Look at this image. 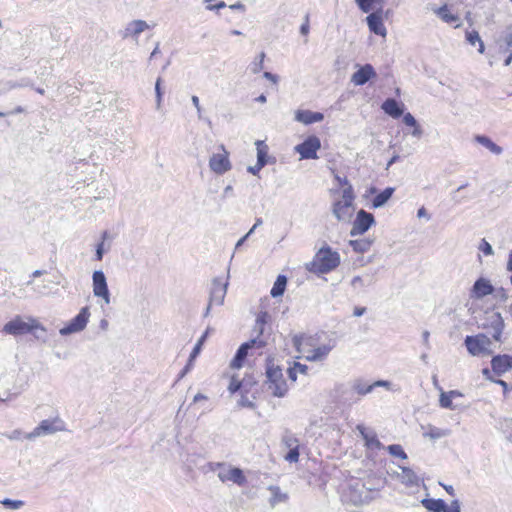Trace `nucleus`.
Segmentation results:
<instances>
[{
    "mask_svg": "<svg viewBox=\"0 0 512 512\" xmlns=\"http://www.w3.org/2000/svg\"><path fill=\"white\" fill-rule=\"evenodd\" d=\"M511 59H512V54L507 58V60L505 61V65H509L510 62H511Z\"/></svg>",
    "mask_w": 512,
    "mask_h": 512,
    "instance_id": "62",
    "label": "nucleus"
},
{
    "mask_svg": "<svg viewBox=\"0 0 512 512\" xmlns=\"http://www.w3.org/2000/svg\"><path fill=\"white\" fill-rule=\"evenodd\" d=\"M359 8L365 12L368 13L372 10L373 4L376 0H355Z\"/></svg>",
    "mask_w": 512,
    "mask_h": 512,
    "instance_id": "41",
    "label": "nucleus"
},
{
    "mask_svg": "<svg viewBox=\"0 0 512 512\" xmlns=\"http://www.w3.org/2000/svg\"><path fill=\"white\" fill-rule=\"evenodd\" d=\"M364 312H365V308H363V307L362 308L356 307L354 309L355 316H361V315H363Z\"/></svg>",
    "mask_w": 512,
    "mask_h": 512,
    "instance_id": "56",
    "label": "nucleus"
},
{
    "mask_svg": "<svg viewBox=\"0 0 512 512\" xmlns=\"http://www.w3.org/2000/svg\"><path fill=\"white\" fill-rule=\"evenodd\" d=\"M266 345L265 341L261 339H252L243 343L237 350L234 358L230 362V368L238 370L242 368L246 362L248 351L251 349H262Z\"/></svg>",
    "mask_w": 512,
    "mask_h": 512,
    "instance_id": "10",
    "label": "nucleus"
},
{
    "mask_svg": "<svg viewBox=\"0 0 512 512\" xmlns=\"http://www.w3.org/2000/svg\"><path fill=\"white\" fill-rule=\"evenodd\" d=\"M505 42H506V44H507V46L509 48H512V27L508 28V31H507V34H506V38H505Z\"/></svg>",
    "mask_w": 512,
    "mask_h": 512,
    "instance_id": "49",
    "label": "nucleus"
},
{
    "mask_svg": "<svg viewBox=\"0 0 512 512\" xmlns=\"http://www.w3.org/2000/svg\"><path fill=\"white\" fill-rule=\"evenodd\" d=\"M264 77L271 80L273 83H277V77L270 72H265Z\"/></svg>",
    "mask_w": 512,
    "mask_h": 512,
    "instance_id": "54",
    "label": "nucleus"
},
{
    "mask_svg": "<svg viewBox=\"0 0 512 512\" xmlns=\"http://www.w3.org/2000/svg\"><path fill=\"white\" fill-rule=\"evenodd\" d=\"M375 222L374 216L371 213L361 209L358 211L356 218L353 222L351 235L364 234Z\"/></svg>",
    "mask_w": 512,
    "mask_h": 512,
    "instance_id": "14",
    "label": "nucleus"
},
{
    "mask_svg": "<svg viewBox=\"0 0 512 512\" xmlns=\"http://www.w3.org/2000/svg\"><path fill=\"white\" fill-rule=\"evenodd\" d=\"M146 29H148V25L145 21L134 20L129 24L127 31H129L131 35L137 36Z\"/></svg>",
    "mask_w": 512,
    "mask_h": 512,
    "instance_id": "33",
    "label": "nucleus"
},
{
    "mask_svg": "<svg viewBox=\"0 0 512 512\" xmlns=\"http://www.w3.org/2000/svg\"><path fill=\"white\" fill-rule=\"evenodd\" d=\"M422 503L427 510L432 512H460L457 502H455L450 508H448L445 502L441 499H425Z\"/></svg>",
    "mask_w": 512,
    "mask_h": 512,
    "instance_id": "20",
    "label": "nucleus"
},
{
    "mask_svg": "<svg viewBox=\"0 0 512 512\" xmlns=\"http://www.w3.org/2000/svg\"><path fill=\"white\" fill-rule=\"evenodd\" d=\"M475 140L494 154L498 155L502 152V148L486 136L477 135Z\"/></svg>",
    "mask_w": 512,
    "mask_h": 512,
    "instance_id": "32",
    "label": "nucleus"
},
{
    "mask_svg": "<svg viewBox=\"0 0 512 512\" xmlns=\"http://www.w3.org/2000/svg\"><path fill=\"white\" fill-rule=\"evenodd\" d=\"M321 143L318 137L310 136L304 142L296 146V151L302 159L317 158V151L320 149Z\"/></svg>",
    "mask_w": 512,
    "mask_h": 512,
    "instance_id": "15",
    "label": "nucleus"
},
{
    "mask_svg": "<svg viewBox=\"0 0 512 512\" xmlns=\"http://www.w3.org/2000/svg\"><path fill=\"white\" fill-rule=\"evenodd\" d=\"M3 504L11 509H17L22 506L23 502L6 499L3 501Z\"/></svg>",
    "mask_w": 512,
    "mask_h": 512,
    "instance_id": "46",
    "label": "nucleus"
},
{
    "mask_svg": "<svg viewBox=\"0 0 512 512\" xmlns=\"http://www.w3.org/2000/svg\"><path fill=\"white\" fill-rule=\"evenodd\" d=\"M309 30H310L309 15H306L305 20L300 27V32L302 35L307 36L309 34Z\"/></svg>",
    "mask_w": 512,
    "mask_h": 512,
    "instance_id": "45",
    "label": "nucleus"
},
{
    "mask_svg": "<svg viewBox=\"0 0 512 512\" xmlns=\"http://www.w3.org/2000/svg\"><path fill=\"white\" fill-rule=\"evenodd\" d=\"M367 24L369 29L380 36L386 35V28L383 23L381 12H374L367 16Z\"/></svg>",
    "mask_w": 512,
    "mask_h": 512,
    "instance_id": "23",
    "label": "nucleus"
},
{
    "mask_svg": "<svg viewBox=\"0 0 512 512\" xmlns=\"http://www.w3.org/2000/svg\"><path fill=\"white\" fill-rule=\"evenodd\" d=\"M466 41L471 45L475 46L478 44V52L483 54L485 51L484 43L476 30L466 31L465 33Z\"/></svg>",
    "mask_w": 512,
    "mask_h": 512,
    "instance_id": "28",
    "label": "nucleus"
},
{
    "mask_svg": "<svg viewBox=\"0 0 512 512\" xmlns=\"http://www.w3.org/2000/svg\"><path fill=\"white\" fill-rule=\"evenodd\" d=\"M447 434L445 430H442L440 428H437L435 426L429 425L426 430L424 431L423 435L424 437H428L432 440H436L439 438L444 437Z\"/></svg>",
    "mask_w": 512,
    "mask_h": 512,
    "instance_id": "35",
    "label": "nucleus"
},
{
    "mask_svg": "<svg viewBox=\"0 0 512 512\" xmlns=\"http://www.w3.org/2000/svg\"><path fill=\"white\" fill-rule=\"evenodd\" d=\"M383 111L392 118H399L403 115L404 107L402 103L397 102L393 98H388L382 103Z\"/></svg>",
    "mask_w": 512,
    "mask_h": 512,
    "instance_id": "24",
    "label": "nucleus"
},
{
    "mask_svg": "<svg viewBox=\"0 0 512 512\" xmlns=\"http://www.w3.org/2000/svg\"><path fill=\"white\" fill-rule=\"evenodd\" d=\"M496 383L499 384L503 388L504 393L508 392L509 386H508L507 382H505L504 380H500L499 379V380L496 381Z\"/></svg>",
    "mask_w": 512,
    "mask_h": 512,
    "instance_id": "52",
    "label": "nucleus"
},
{
    "mask_svg": "<svg viewBox=\"0 0 512 512\" xmlns=\"http://www.w3.org/2000/svg\"><path fill=\"white\" fill-rule=\"evenodd\" d=\"M296 351L308 361H321L325 359L333 346L320 344L317 335L299 334L292 338Z\"/></svg>",
    "mask_w": 512,
    "mask_h": 512,
    "instance_id": "1",
    "label": "nucleus"
},
{
    "mask_svg": "<svg viewBox=\"0 0 512 512\" xmlns=\"http://www.w3.org/2000/svg\"><path fill=\"white\" fill-rule=\"evenodd\" d=\"M505 324L499 312H494L483 324V328L490 331L495 341H501Z\"/></svg>",
    "mask_w": 512,
    "mask_h": 512,
    "instance_id": "16",
    "label": "nucleus"
},
{
    "mask_svg": "<svg viewBox=\"0 0 512 512\" xmlns=\"http://www.w3.org/2000/svg\"><path fill=\"white\" fill-rule=\"evenodd\" d=\"M357 430L361 434V436L365 442V446L368 449L379 450L382 448V444L379 441L377 434L374 431L369 430L368 428H366L365 426H363L361 424L357 425Z\"/></svg>",
    "mask_w": 512,
    "mask_h": 512,
    "instance_id": "22",
    "label": "nucleus"
},
{
    "mask_svg": "<svg viewBox=\"0 0 512 512\" xmlns=\"http://www.w3.org/2000/svg\"><path fill=\"white\" fill-rule=\"evenodd\" d=\"M433 12L441 19L444 23L453 25L454 28L461 26L460 14L450 4H443L438 8H434Z\"/></svg>",
    "mask_w": 512,
    "mask_h": 512,
    "instance_id": "13",
    "label": "nucleus"
},
{
    "mask_svg": "<svg viewBox=\"0 0 512 512\" xmlns=\"http://www.w3.org/2000/svg\"><path fill=\"white\" fill-rule=\"evenodd\" d=\"M217 149L218 152L213 153L209 159V167L215 174L223 175L232 168L230 154L223 144H220Z\"/></svg>",
    "mask_w": 512,
    "mask_h": 512,
    "instance_id": "8",
    "label": "nucleus"
},
{
    "mask_svg": "<svg viewBox=\"0 0 512 512\" xmlns=\"http://www.w3.org/2000/svg\"><path fill=\"white\" fill-rule=\"evenodd\" d=\"M387 450L388 452L394 456V457H398V458H401V459H407V454L406 452L404 451V449L402 448L401 445L399 444H392V445H389L387 447Z\"/></svg>",
    "mask_w": 512,
    "mask_h": 512,
    "instance_id": "40",
    "label": "nucleus"
},
{
    "mask_svg": "<svg viewBox=\"0 0 512 512\" xmlns=\"http://www.w3.org/2000/svg\"><path fill=\"white\" fill-rule=\"evenodd\" d=\"M260 57H261V59H260V67L255 70L256 72L259 71L262 68V63H263V59H264V53H261Z\"/></svg>",
    "mask_w": 512,
    "mask_h": 512,
    "instance_id": "60",
    "label": "nucleus"
},
{
    "mask_svg": "<svg viewBox=\"0 0 512 512\" xmlns=\"http://www.w3.org/2000/svg\"><path fill=\"white\" fill-rule=\"evenodd\" d=\"M36 330L46 331L45 327L38 319L34 317H27L25 320L21 316H15L2 328L3 333L13 336L33 333Z\"/></svg>",
    "mask_w": 512,
    "mask_h": 512,
    "instance_id": "6",
    "label": "nucleus"
},
{
    "mask_svg": "<svg viewBox=\"0 0 512 512\" xmlns=\"http://www.w3.org/2000/svg\"><path fill=\"white\" fill-rule=\"evenodd\" d=\"M205 338H206V334H204L200 339L199 341L197 342V344L195 345V347L193 348L191 354H190V361H192L194 358L197 357V355L199 354L200 350H201V347H202V344L203 342L205 341Z\"/></svg>",
    "mask_w": 512,
    "mask_h": 512,
    "instance_id": "43",
    "label": "nucleus"
},
{
    "mask_svg": "<svg viewBox=\"0 0 512 512\" xmlns=\"http://www.w3.org/2000/svg\"><path fill=\"white\" fill-rule=\"evenodd\" d=\"M308 369L307 365L294 362L293 365L288 368V376L292 382H295L297 380V374L307 375Z\"/></svg>",
    "mask_w": 512,
    "mask_h": 512,
    "instance_id": "30",
    "label": "nucleus"
},
{
    "mask_svg": "<svg viewBox=\"0 0 512 512\" xmlns=\"http://www.w3.org/2000/svg\"><path fill=\"white\" fill-rule=\"evenodd\" d=\"M376 191H377V190H376V188H374V187H371V188L369 189V193H371V194H375V193H376Z\"/></svg>",
    "mask_w": 512,
    "mask_h": 512,
    "instance_id": "63",
    "label": "nucleus"
},
{
    "mask_svg": "<svg viewBox=\"0 0 512 512\" xmlns=\"http://www.w3.org/2000/svg\"><path fill=\"white\" fill-rule=\"evenodd\" d=\"M213 469H218V478L223 482H232L239 486H243L246 483V476L244 472L237 467H232L224 463H216Z\"/></svg>",
    "mask_w": 512,
    "mask_h": 512,
    "instance_id": "9",
    "label": "nucleus"
},
{
    "mask_svg": "<svg viewBox=\"0 0 512 512\" xmlns=\"http://www.w3.org/2000/svg\"><path fill=\"white\" fill-rule=\"evenodd\" d=\"M464 344L467 351L472 356L492 354V351L490 350V346L492 344L491 339L483 333H479L474 336H466Z\"/></svg>",
    "mask_w": 512,
    "mask_h": 512,
    "instance_id": "7",
    "label": "nucleus"
},
{
    "mask_svg": "<svg viewBox=\"0 0 512 512\" xmlns=\"http://www.w3.org/2000/svg\"><path fill=\"white\" fill-rule=\"evenodd\" d=\"M160 85H161V78L159 77L155 84V91H156V95H157L158 105L160 104L161 98H162V92H161Z\"/></svg>",
    "mask_w": 512,
    "mask_h": 512,
    "instance_id": "48",
    "label": "nucleus"
},
{
    "mask_svg": "<svg viewBox=\"0 0 512 512\" xmlns=\"http://www.w3.org/2000/svg\"><path fill=\"white\" fill-rule=\"evenodd\" d=\"M272 498H271V504L276 505L280 502H285L288 499L287 494L282 493L278 487H272Z\"/></svg>",
    "mask_w": 512,
    "mask_h": 512,
    "instance_id": "39",
    "label": "nucleus"
},
{
    "mask_svg": "<svg viewBox=\"0 0 512 512\" xmlns=\"http://www.w3.org/2000/svg\"><path fill=\"white\" fill-rule=\"evenodd\" d=\"M376 77V72L371 64L361 66L351 77V82L357 86H362L370 79Z\"/></svg>",
    "mask_w": 512,
    "mask_h": 512,
    "instance_id": "19",
    "label": "nucleus"
},
{
    "mask_svg": "<svg viewBox=\"0 0 512 512\" xmlns=\"http://www.w3.org/2000/svg\"><path fill=\"white\" fill-rule=\"evenodd\" d=\"M340 265V255L329 246L320 248L312 261L306 264V269L314 274H327Z\"/></svg>",
    "mask_w": 512,
    "mask_h": 512,
    "instance_id": "3",
    "label": "nucleus"
},
{
    "mask_svg": "<svg viewBox=\"0 0 512 512\" xmlns=\"http://www.w3.org/2000/svg\"><path fill=\"white\" fill-rule=\"evenodd\" d=\"M403 122L406 126L414 128L413 135L419 136L421 134V129L411 113L404 114Z\"/></svg>",
    "mask_w": 512,
    "mask_h": 512,
    "instance_id": "37",
    "label": "nucleus"
},
{
    "mask_svg": "<svg viewBox=\"0 0 512 512\" xmlns=\"http://www.w3.org/2000/svg\"><path fill=\"white\" fill-rule=\"evenodd\" d=\"M479 249L485 254V255H491L493 254V250H492V247L491 245L485 240V239H482L480 245H479Z\"/></svg>",
    "mask_w": 512,
    "mask_h": 512,
    "instance_id": "44",
    "label": "nucleus"
},
{
    "mask_svg": "<svg viewBox=\"0 0 512 512\" xmlns=\"http://www.w3.org/2000/svg\"><path fill=\"white\" fill-rule=\"evenodd\" d=\"M228 390L231 394L240 393L243 405L253 406L258 394V381L252 374H246L242 379L233 374L230 376Z\"/></svg>",
    "mask_w": 512,
    "mask_h": 512,
    "instance_id": "4",
    "label": "nucleus"
},
{
    "mask_svg": "<svg viewBox=\"0 0 512 512\" xmlns=\"http://www.w3.org/2000/svg\"><path fill=\"white\" fill-rule=\"evenodd\" d=\"M286 285H287V278L286 276L284 275H279L276 279V281L274 282V285L271 289V295L273 297H279V296H282L283 293L285 292V289H286Z\"/></svg>",
    "mask_w": 512,
    "mask_h": 512,
    "instance_id": "31",
    "label": "nucleus"
},
{
    "mask_svg": "<svg viewBox=\"0 0 512 512\" xmlns=\"http://www.w3.org/2000/svg\"><path fill=\"white\" fill-rule=\"evenodd\" d=\"M226 7V3L224 1H220L218 2L217 4L215 5H212V6H209V9L213 10V9H221V8H224Z\"/></svg>",
    "mask_w": 512,
    "mask_h": 512,
    "instance_id": "53",
    "label": "nucleus"
},
{
    "mask_svg": "<svg viewBox=\"0 0 512 512\" xmlns=\"http://www.w3.org/2000/svg\"><path fill=\"white\" fill-rule=\"evenodd\" d=\"M93 293L96 297H101L106 304L110 303V293L102 271H95L93 273Z\"/></svg>",
    "mask_w": 512,
    "mask_h": 512,
    "instance_id": "17",
    "label": "nucleus"
},
{
    "mask_svg": "<svg viewBox=\"0 0 512 512\" xmlns=\"http://www.w3.org/2000/svg\"><path fill=\"white\" fill-rule=\"evenodd\" d=\"M89 317L88 307H83L73 319L60 329L61 335H68L83 330L88 323Z\"/></svg>",
    "mask_w": 512,
    "mask_h": 512,
    "instance_id": "11",
    "label": "nucleus"
},
{
    "mask_svg": "<svg viewBox=\"0 0 512 512\" xmlns=\"http://www.w3.org/2000/svg\"><path fill=\"white\" fill-rule=\"evenodd\" d=\"M372 242L368 239L351 240L350 245L355 252L364 253L370 249Z\"/></svg>",
    "mask_w": 512,
    "mask_h": 512,
    "instance_id": "34",
    "label": "nucleus"
},
{
    "mask_svg": "<svg viewBox=\"0 0 512 512\" xmlns=\"http://www.w3.org/2000/svg\"><path fill=\"white\" fill-rule=\"evenodd\" d=\"M192 101H193V103H194L196 106H198V104H199V99H198V97H197V96H193V97H192Z\"/></svg>",
    "mask_w": 512,
    "mask_h": 512,
    "instance_id": "61",
    "label": "nucleus"
},
{
    "mask_svg": "<svg viewBox=\"0 0 512 512\" xmlns=\"http://www.w3.org/2000/svg\"><path fill=\"white\" fill-rule=\"evenodd\" d=\"M335 180L343 187L340 198H335L332 213L340 222L348 221L354 212L355 194L352 185L346 178L335 175Z\"/></svg>",
    "mask_w": 512,
    "mask_h": 512,
    "instance_id": "2",
    "label": "nucleus"
},
{
    "mask_svg": "<svg viewBox=\"0 0 512 512\" xmlns=\"http://www.w3.org/2000/svg\"><path fill=\"white\" fill-rule=\"evenodd\" d=\"M266 380L267 389L275 397H284L288 392V385L284 378L282 368L274 363L272 359L266 362Z\"/></svg>",
    "mask_w": 512,
    "mask_h": 512,
    "instance_id": "5",
    "label": "nucleus"
},
{
    "mask_svg": "<svg viewBox=\"0 0 512 512\" xmlns=\"http://www.w3.org/2000/svg\"><path fill=\"white\" fill-rule=\"evenodd\" d=\"M206 399V396L202 395V394H197L195 395L194 397V401L197 402V401H200V400H204Z\"/></svg>",
    "mask_w": 512,
    "mask_h": 512,
    "instance_id": "58",
    "label": "nucleus"
},
{
    "mask_svg": "<svg viewBox=\"0 0 512 512\" xmlns=\"http://www.w3.org/2000/svg\"><path fill=\"white\" fill-rule=\"evenodd\" d=\"M446 491L450 494L453 493V488L452 487H446Z\"/></svg>",
    "mask_w": 512,
    "mask_h": 512,
    "instance_id": "64",
    "label": "nucleus"
},
{
    "mask_svg": "<svg viewBox=\"0 0 512 512\" xmlns=\"http://www.w3.org/2000/svg\"><path fill=\"white\" fill-rule=\"evenodd\" d=\"M65 424L59 418L55 417L53 419H46L40 422V424L34 428L33 432L30 434L31 437H38L47 434H53L58 431H64Z\"/></svg>",
    "mask_w": 512,
    "mask_h": 512,
    "instance_id": "12",
    "label": "nucleus"
},
{
    "mask_svg": "<svg viewBox=\"0 0 512 512\" xmlns=\"http://www.w3.org/2000/svg\"><path fill=\"white\" fill-rule=\"evenodd\" d=\"M295 118L297 121L304 124H312L323 120L324 116L320 112H312L309 110H298Z\"/></svg>",
    "mask_w": 512,
    "mask_h": 512,
    "instance_id": "25",
    "label": "nucleus"
},
{
    "mask_svg": "<svg viewBox=\"0 0 512 512\" xmlns=\"http://www.w3.org/2000/svg\"><path fill=\"white\" fill-rule=\"evenodd\" d=\"M230 9L232 10H240V11H245V6L242 4V3H236V4H232L229 6Z\"/></svg>",
    "mask_w": 512,
    "mask_h": 512,
    "instance_id": "50",
    "label": "nucleus"
},
{
    "mask_svg": "<svg viewBox=\"0 0 512 512\" xmlns=\"http://www.w3.org/2000/svg\"><path fill=\"white\" fill-rule=\"evenodd\" d=\"M394 191V188L388 187L384 189L382 192L378 193L372 201V207L378 208L383 206L392 197Z\"/></svg>",
    "mask_w": 512,
    "mask_h": 512,
    "instance_id": "27",
    "label": "nucleus"
},
{
    "mask_svg": "<svg viewBox=\"0 0 512 512\" xmlns=\"http://www.w3.org/2000/svg\"><path fill=\"white\" fill-rule=\"evenodd\" d=\"M507 270L512 271V251L509 253L508 261H507Z\"/></svg>",
    "mask_w": 512,
    "mask_h": 512,
    "instance_id": "57",
    "label": "nucleus"
},
{
    "mask_svg": "<svg viewBox=\"0 0 512 512\" xmlns=\"http://www.w3.org/2000/svg\"><path fill=\"white\" fill-rule=\"evenodd\" d=\"M402 477L407 484L413 485L418 483L417 475L410 468L402 467Z\"/></svg>",
    "mask_w": 512,
    "mask_h": 512,
    "instance_id": "38",
    "label": "nucleus"
},
{
    "mask_svg": "<svg viewBox=\"0 0 512 512\" xmlns=\"http://www.w3.org/2000/svg\"><path fill=\"white\" fill-rule=\"evenodd\" d=\"M258 169H262L268 162V146L264 141H256Z\"/></svg>",
    "mask_w": 512,
    "mask_h": 512,
    "instance_id": "26",
    "label": "nucleus"
},
{
    "mask_svg": "<svg viewBox=\"0 0 512 512\" xmlns=\"http://www.w3.org/2000/svg\"><path fill=\"white\" fill-rule=\"evenodd\" d=\"M299 448L298 446H295L294 448L290 449V451L285 456V459L289 462H297L299 460Z\"/></svg>",
    "mask_w": 512,
    "mask_h": 512,
    "instance_id": "42",
    "label": "nucleus"
},
{
    "mask_svg": "<svg viewBox=\"0 0 512 512\" xmlns=\"http://www.w3.org/2000/svg\"><path fill=\"white\" fill-rule=\"evenodd\" d=\"M491 368L498 376L512 369V355L500 354L491 359Z\"/></svg>",
    "mask_w": 512,
    "mask_h": 512,
    "instance_id": "18",
    "label": "nucleus"
},
{
    "mask_svg": "<svg viewBox=\"0 0 512 512\" xmlns=\"http://www.w3.org/2000/svg\"><path fill=\"white\" fill-rule=\"evenodd\" d=\"M102 246L103 244H99L98 248H97V251H96V259L98 261L102 260V257H103V249H102Z\"/></svg>",
    "mask_w": 512,
    "mask_h": 512,
    "instance_id": "51",
    "label": "nucleus"
},
{
    "mask_svg": "<svg viewBox=\"0 0 512 512\" xmlns=\"http://www.w3.org/2000/svg\"><path fill=\"white\" fill-rule=\"evenodd\" d=\"M377 386H385V387H387V386H389V382H387V381H376L373 384L368 385V386H365V385H362V384H357L356 385V390H357L358 394L365 395V394L371 392L373 390V388H375Z\"/></svg>",
    "mask_w": 512,
    "mask_h": 512,
    "instance_id": "36",
    "label": "nucleus"
},
{
    "mask_svg": "<svg viewBox=\"0 0 512 512\" xmlns=\"http://www.w3.org/2000/svg\"><path fill=\"white\" fill-rule=\"evenodd\" d=\"M260 170H261V169H258V162L256 163V165H255V166H253V167H249V168H248V171H249L250 173H252L253 175H256Z\"/></svg>",
    "mask_w": 512,
    "mask_h": 512,
    "instance_id": "55",
    "label": "nucleus"
},
{
    "mask_svg": "<svg viewBox=\"0 0 512 512\" xmlns=\"http://www.w3.org/2000/svg\"><path fill=\"white\" fill-rule=\"evenodd\" d=\"M256 100L264 103V102H266V97L264 95H260Z\"/></svg>",
    "mask_w": 512,
    "mask_h": 512,
    "instance_id": "59",
    "label": "nucleus"
},
{
    "mask_svg": "<svg viewBox=\"0 0 512 512\" xmlns=\"http://www.w3.org/2000/svg\"><path fill=\"white\" fill-rule=\"evenodd\" d=\"M461 393L455 390L449 392H442L440 395L439 403L440 406L447 409H453V398L460 397Z\"/></svg>",
    "mask_w": 512,
    "mask_h": 512,
    "instance_id": "29",
    "label": "nucleus"
},
{
    "mask_svg": "<svg viewBox=\"0 0 512 512\" xmlns=\"http://www.w3.org/2000/svg\"><path fill=\"white\" fill-rule=\"evenodd\" d=\"M493 292L494 287L490 281L485 278H479L475 281L471 289V296L477 299H481L485 296L491 295Z\"/></svg>",
    "mask_w": 512,
    "mask_h": 512,
    "instance_id": "21",
    "label": "nucleus"
},
{
    "mask_svg": "<svg viewBox=\"0 0 512 512\" xmlns=\"http://www.w3.org/2000/svg\"><path fill=\"white\" fill-rule=\"evenodd\" d=\"M216 292H218V293L220 294V295H219L220 300L216 301V304H219V303H221V300H222V298H223V296H224V289H223L222 287H220V286H217V287L212 291V294H214V293H216ZM214 303H215V301H214L213 297H211L210 302H209V306L213 305Z\"/></svg>",
    "mask_w": 512,
    "mask_h": 512,
    "instance_id": "47",
    "label": "nucleus"
}]
</instances>
